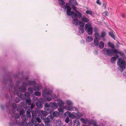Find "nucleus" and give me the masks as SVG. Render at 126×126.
Wrapping results in <instances>:
<instances>
[{"instance_id": "obj_54", "label": "nucleus", "mask_w": 126, "mask_h": 126, "mask_svg": "<svg viewBox=\"0 0 126 126\" xmlns=\"http://www.w3.org/2000/svg\"><path fill=\"white\" fill-rule=\"evenodd\" d=\"M40 102L42 103L44 102L45 101V99L44 98H40Z\"/></svg>"}, {"instance_id": "obj_16", "label": "nucleus", "mask_w": 126, "mask_h": 126, "mask_svg": "<svg viewBox=\"0 0 126 126\" xmlns=\"http://www.w3.org/2000/svg\"><path fill=\"white\" fill-rule=\"evenodd\" d=\"M17 94L18 96H19L18 93H17ZM19 96L21 97V99L22 100H25L26 99V97L25 96V95L24 94H22L20 93Z\"/></svg>"}, {"instance_id": "obj_63", "label": "nucleus", "mask_w": 126, "mask_h": 126, "mask_svg": "<svg viewBox=\"0 0 126 126\" xmlns=\"http://www.w3.org/2000/svg\"><path fill=\"white\" fill-rule=\"evenodd\" d=\"M40 126H45L43 124L41 123L40 124Z\"/></svg>"}, {"instance_id": "obj_62", "label": "nucleus", "mask_w": 126, "mask_h": 126, "mask_svg": "<svg viewBox=\"0 0 126 126\" xmlns=\"http://www.w3.org/2000/svg\"><path fill=\"white\" fill-rule=\"evenodd\" d=\"M115 57L116 58V59L118 58L119 57V56L118 55H116V57Z\"/></svg>"}, {"instance_id": "obj_15", "label": "nucleus", "mask_w": 126, "mask_h": 126, "mask_svg": "<svg viewBox=\"0 0 126 126\" xmlns=\"http://www.w3.org/2000/svg\"><path fill=\"white\" fill-rule=\"evenodd\" d=\"M49 105L50 107H52V109H55L57 108V104L56 103H50L49 104Z\"/></svg>"}, {"instance_id": "obj_53", "label": "nucleus", "mask_w": 126, "mask_h": 126, "mask_svg": "<svg viewBox=\"0 0 126 126\" xmlns=\"http://www.w3.org/2000/svg\"><path fill=\"white\" fill-rule=\"evenodd\" d=\"M35 104L34 103H32L31 105V109H33L35 107Z\"/></svg>"}, {"instance_id": "obj_29", "label": "nucleus", "mask_w": 126, "mask_h": 126, "mask_svg": "<svg viewBox=\"0 0 126 126\" xmlns=\"http://www.w3.org/2000/svg\"><path fill=\"white\" fill-rule=\"evenodd\" d=\"M26 103L28 105H30L31 104V101L30 99H27L26 100Z\"/></svg>"}, {"instance_id": "obj_61", "label": "nucleus", "mask_w": 126, "mask_h": 126, "mask_svg": "<svg viewBox=\"0 0 126 126\" xmlns=\"http://www.w3.org/2000/svg\"><path fill=\"white\" fill-rule=\"evenodd\" d=\"M13 106L14 107V109L16 108V105L15 104H13Z\"/></svg>"}, {"instance_id": "obj_27", "label": "nucleus", "mask_w": 126, "mask_h": 126, "mask_svg": "<svg viewBox=\"0 0 126 126\" xmlns=\"http://www.w3.org/2000/svg\"><path fill=\"white\" fill-rule=\"evenodd\" d=\"M76 12L77 14V16H78L79 18H80L82 17V15L77 10H76Z\"/></svg>"}, {"instance_id": "obj_2", "label": "nucleus", "mask_w": 126, "mask_h": 126, "mask_svg": "<svg viewBox=\"0 0 126 126\" xmlns=\"http://www.w3.org/2000/svg\"><path fill=\"white\" fill-rule=\"evenodd\" d=\"M117 65L119 66V70L121 72L123 71L126 65V62L122 58H119L118 61L117 62Z\"/></svg>"}, {"instance_id": "obj_18", "label": "nucleus", "mask_w": 126, "mask_h": 126, "mask_svg": "<svg viewBox=\"0 0 126 126\" xmlns=\"http://www.w3.org/2000/svg\"><path fill=\"white\" fill-rule=\"evenodd\" d=\"M81 20L83 21L88 23L89 22V19L86 17H83L81 18Z\"/></svg>"}, {"instance_id": "obj_55", "label": "nucleus", "mask_w": 126, "mask_h": 126, "mask_svg": "<svg viewBox=\"0 0 126 126\" xmlns=\"http://www.w3.org/2000/svg\"><path fill=\"white\" fill-rule=\"evenodd\" d=\"M118 53L121 56H123L124 55V53L123 52L119 51Z\"/></svg>"}, {"instance_id": "obj_5", "label": "nucleus", "mask_w": 126, "mask_h": 126, "mask_svg": "<svg viewBox=\"0 0 126 126\" xmlns=\"http://www.w3.org/2000/svg\"><path fill=\"white\" fill-rule=\"evenodd\" d=\"M93 28L89 24H86L85 26V30L90 35H91L93 32Z\"/></svg>"}, {"instance_id": "obj_58", "label": "nucleus", "mask_w": 126, "mask_h": 126, "mask_svg": "<svg viewBox=\"0 0 126 126\" xmlns=\"http://www.w3.org/2000/svg\"><path fill=\"white\" fill-rule=\"evenodd\" d=\"M96 3L97 4L99 5H101V2L99 1V0H97Z\"/></svg>"}, {"instance_id": "obj_14", "label": "nucleus", "mask_w": 126, "mask_h": 126, "mask_svg": "<svg viewBox=\"0 0 126 126\" xmlns=\"http://www.w3.org/2000/svg\"><path fill=\"white\" fill-rule=\"evenodd\" d=\"M70 14V15H71L72 17L73 20H75L76 19H78L77 17V14L73 12V13H71Z\"/></svg>"}, {"instance_id": "obj_36", "label": "nucleus", "mask_w": 126, "mask_h": 126, "mask_svg": "<svg viewBox=\"0 0 126 126\" xmlns=\"http://www.w3.org/2000/svg\"><path fill=\"white\" fill-rule=\"evenodd\" d=\"M33 89L31 87H29L28 89V91L31 94H32L33 93Z\"/></svg>"}, {"instance_id": "obj_28", "label": "nucleus", "mask_w": 126, "mask_h": 126, "mask_svg": "<svg viewBox=\"0 0 126 126\" xmlns=\"http://www.w3.org/2000/svg\"><path fill=\"white\" fill-rule=\"evenodd\" d=\"M32 122L33 124L35 125V124L37 123L36 118H33L32 120Z\"/></svg>"}, {"instance_id": "obj_44", "label": "nucleus", "mask_w": 126, "mask_h": 126, "mask_svg": "<svg viewBox=\"0 0 126 126\" xmlns=\"http://www.w3.org/2000/svg\"><path fill=\"white\" fill-rule=\"evenodd\" d=\"M25 113V111L23 109H21L20 110V115H21Z\"/></svg>"}, {"instance_id": "obj_12", "label": "nucleus", "mask_w": 126, "mask_h": 126, "mask_svg": "<svg viewBox=\"0 0 126 126\" xmlns=\"http://www.w3.org/2000/svg\"><path fill=\"white\" fill-rule=\"evenodd\" d=\"M41 88V86L39 85H37L36 86L35 85L33 87V90L34 91H39Z\"/></svg>"}, {"instance_id": "obj_7", "label": "nucleus", "mask_w": 126, "mask_h": 126, "mask_svg": "<svg viewBox=\"0 0 126 126\" xmlns=\"http://www.w3.org/2000/svg\"><path fill=\"white\" fill-rule=\"evenodd\" d=\"M26 80L27 82H24L23 84V85H24L25 86H27L28 85H33L34 86L36 84V82L35 81H31L27 80V79H26Z\"/></svg>"}, {"instance_id": "obj_24", "label": "nucleus", "mask_w": 126, "mask_h": 126, "mask_svg": "<svg viewBox=\"0 0 126 126\" xmlns=\"http://www.w3.org/2000/svg\"><path fill=\"white\" fill-rule=\"evenodd\" d=\"M36 106L39 108H41L42 106V103L41 102H38L36 103Z\"/></svg>"}, {"instance_id": "obj_57", "label": "nucleus", "mask_w": 126, "mask_h": 126, "mask_svg": "<svg viewBox=\"0 0 126 126\" xmlns=\"http://www.w3.org/2000/svg\"><path fill=\"white\" fill-rule=\"evenodd\" d=\"M77 126H79L80 125V124L79 121L78 120L77 122L76 123Z\"/></svg>"}, {"instance_id": "obj_47", "label": "nucleus", "mask_w": 126, "mask_h": 126, "mask_svg": "<svg viewBox=\"0 0 126 126\" xmlns=\"http://www.w3.org/2000/svg\"><path fill=\"white\" fill-rule=\"evenodd\" d=\"M83 116V115L81 113L80 114H78V116L77 119H79L81 117H82Z\"/></svg>"}, {"instance_id": "obj_23", "label": "nucleus", "mask_w": 126, "mask_h": 126, "mask_svg": "<svg viewBox=\"0 0 126 126\" xmlns=\"http://www.w3.org/2000/svg\"><path fill=\"white\" fill-rule=\"evenodd\" d=\"M109 35L113 39L115 40V37L113 32L112 31H110L109 33Z\"/></svg>"}, {"instance_id": "obj_43", "label": "nucleus", "mask_w": 126, "mask_h": 126, "mask_svg": "<svg viewBox=\"0 0 126 126\" xmlns=\"http://www.w3.org/2000/svg\"><path fill=\"white\" fill-rule=\"evenodd\" d=\"M94 31L95 32V33H98V29L96 27L94 28Z\"/></svg>"}, {"instance_id": "obj_64", "label": "nucleus", "mask_w": 126, "mask_h": 126, "mask_svg": "<svg viewBox=\"0 0 126 126\" xmlns=\"http://www.w3.org/2000/svg\"><path fill=\"white\" fill-rule=\"evenodd\" d=\"M93 126H98L96 125V122H95V125L94 126V125H93Z\"/></svg>"}, {"instance_id": "obj_13", "label": "nucleus", "mask_w": 126, "mask_h": 126, "mask_svg": "<svg viewBox=\"0 0 126 126\" xmlns=\"http://www.w3.org/2000/svg\"><path fill=\"white\" fill-rule=\"evenodd\" d=\"M23 83H23V85L19 88V90L22 92H24L26 90L25 87V86H26L24 85H23Z\"/></svg>"}, {"instance_id": "obj_22", "label": "nucleus", "mask_w": 126, "mask_h": 126, "mask_svg": "<svg viewBox=\"0 0 126 126\" xmlns=\"http://www.w3.org/2000/svg\"><path fill=\"white\" fill-rule=\"evenodd\" d=\"M21 118L23 121H26L28 119V117H27L24 114L22 115Z\"/></svg>"}, {"instance_id": "obj_52", "label": "nucleus", "mask_w": 126, "mask_h": 126, "mask_svg": "<svg viewBox=\"0 0 126 126\" xmlns=\"http://www.w3.org/2000/svg\"><path fill=\"white\" fill-rule=\"evenodd\" d=\"M36 121H37V122L38 121L39 123H40L41 122V120L40 118L38 117L37 118H36Z\"/></svg>"}, {"instance_id": "obj_37", "label": "nucleus", "mask_w": 126, "mask_h": 126, "mask_svg": "<svg viewBox=\"0 0 126 126\" xmlns=\"http://www.w3.org/2000/svg\"><path fill=\"white\" fill-rule=\"evenodd\" d=\"M41 113L44 116H46L47 115V112H46L45 111L42 110L41 111Z\"/></svg>"}, {"instance_id": "obj_50", "label": "nucleus", "mask_w": 126, "mask_h": 126, "mask_svg": "<svg viewBox=\"0 0 126 126\" xmlns=\"http://www.w3.org/2000/svg\"><path fill=\"white\" fill-rule=\"evenodd\" d=\"M15 117L17 119H18L19 118V115L17 113H16L15 114Z\"/></svg>"}, {"instance_id": "obj_26", "label": "nucleus", "mask_w": 126, "mask_h": 126, "mask_svg": "<svg viewBox=\"0 0 126 126\" xmlns=\"http://www.w3.org/2000/svg\"><path fill=\"white\" fill-rule=\"evenodd\" d=\"M53 116L55 117H57L59 115V113L57 111H55L53 113Z\"/></svg>"}, {"instance_id": "obj_51", "label": "nucleus", "mask_w": 126, "mask_h": 126, "mask_svg": "<svg viewBox=\"0 0 126 126\" xmlns=\"http://www.w3.org/2000/svg\"><path fill=\"white\" fill-rule=\"evenodd\" d=\"M69 118L68 117H67L65 120V121L66 123H68L69 121Z\"/></svg>"}, {"instance_id": "obj_48", "label": "nucleus", "mask_w": 126, "mask_h": 126, "mask_svg": "<svg viewBox=\"0 0 126 126\" xmlns=\"http://www.w3.org/2000/svg\"><path fill=\"white\" fill-rule=\"evenodd\" d=\"M86 13L88 14L92 15V12L91 11H87L86 12Z\"/></svg>"}, {"instance_id": "obj_4", "label": "nucleus", "mask_w": 126, "mask_h": 126, "mask_svg": "<svg viewBox=\"0 0 126 126\" xmlns=\"http://www.w3.org/2000/svg\"><path fill=\"white\" fill-rule=\"evenodd\" d=\"M60 108L59 109V111L60 112H63V108H65L67 110L69 111L72 110H78L77 108L74 107H69L67 106H65L64 107L63 106H61Z\"/></svg>"}, {"instance_id": "obj_10", "label": "nucleus", "mask_w": 126, "mask_h": 126, "mask_svg": "<svg viewBox=\"0 0 126 126\" xmlns=\"http://www.w3.org/2000/svg\"><path fill=\"white\" fill-rule=\"evenodd\" d=\"M66 8L67 9V14L69 16H70V14L72 13H73V11H71V9L70 7L68 6H66Z\"/></svg>"}, {"instance_id": "obj_6", "label": "nucleus", "mask_w": 126, "mask_h": 126, "mask_svg": "<svg viewBox=\"0 0 126 126\" xmlns=\"http://www.w3.org/2000/svg\"><path fill=\"white\" fill-rule=\"evenodd\" d=\"M45 110L48 113H50L52 110V107H50L49 104L48 103H46L45 105Z\"/></svg>"}, {"instance_id": "obj_39", "label": "nucleus", "mask_w": 126, "mask_h": 126, "mask_svg": "<svg viewBox=\"0 0 126 126\" xmlns=\"http://www.w3.org/2000/svg\"><path fill=\"white\" fill-rule=\"evenodd\" d=\"M108 44L110 47H111L113 48H114V46L113 44L111 43L110 42H109L108 43Z\"/></svg>"}, {"instance_id": "obj_31", "label": "nucleus", "mask_w": 126, "mask_h": 126, "mask_svg": "<svg viewBox=\"0 0 126 126\" xmlns=\"http://www.w3.org/2000/svg\"><path fill=\"white\" fill-rule=\"evenodd\" d=\"M116 60V58L115 57L111 58L110 60V62L112 63H113Z\"/></svg>"}, {"instance_id": "obj_56", "label": "nucleus", "mask_w": 126, "mask_h": 126, "mask_svg": "<svg viewBox=\"0 0 126 126\" xmlns=\"http://www.w3.org/2000/svg\"><path fill=\"white\" fill-rule=\"evenodd\" d=\"M77 120V119H75L74 121H73V122L74 123V125H76V123L77 122V121H78V120Z\"/></svg>"}, {"instance_id": "obj_1", "label": "nucleus", "mask_w": 126, "mask_h": 126, "mask_svg": "<svg viewBox=\"0 0 126 126\" xmlns=\"http://www.w3.org/2000/svg\"><path fill=\"white\" fill-rule=\"evenodd\" d=\"M119 52L117 49L108 48H105L103 50V52L105 54H107L109 56H112L114 52L115 53H118Z\"/></svg>"}, {"instance_id": "obj_17", "label": "nucleus", "mask_w": 126, "mask_h": 126, "mask_svg": "<svg viewBox=\"0 0 126 126\" xmlns=\"http://www.w3.org/2000/svg\"><path fill=\"white\" fill-rule=\"evenodd\" d=\"M99 43V41L98 39L94 38V45L96 46H98Z\"/></svg>"}, {"instance_id": "obj_46", "label": "nucleus", "mask_w": 126, "mask_h": 126, "mask_svg": "<svg viewBox=\"0 0 126 126\" xmlns=\"http://www.w3.org/2000/svg\"><path fill=\"white\" fill-rule=\"evenodd\" d=\"M24 94L25 95L26 97H28L30 96V94L28 92L25 93Z\"/></svg>"}, {"instance_id": "obj_35", "label": "nucleus", "mask_w": 126, "mask_h": 126, "mask_svg": "<svg viewBox=\"0 0 126 126\" xmlns=\"http://www.w3.org/2000/svg\"><path fill=\"white\" fill-rule=\"evenodd\" d=\"M32 116L33 118H36V114L34 111H32Z\"/></svg>"}, {"instance_id": "obj_19", "label": "nucleus", "mask_w": 126, "mask_h": 126, "mask_svg": "<svg viewBox=\"0 0 126 126\" xmlns=\"http://www.w3.org/2000/svg\"><path fill=\"white\" fill-rule=\"evenodd\" d=\"M99 47L100 49H102L104 47V44L102 41L100 42L99 45Z\"/></svg>"}, {"instance_id": "obj_11", "label": "nucleus", "mask_w": 126, "mask_h": 126, "mask_svg": "<svg viewBox=\"0 0 126 126\" xmlns=\"http://www.w3.org/2000/svg\"><path fill=\"white\" fill-rule=\"evenodd\" d=\"M44 121L46 126H51V125L50 122V120L47 119H45Z\"/></svg>"}, {"instance_id": "obj_34", "label": "nucleus", "mask_w": 126, "mask_h": 126, "mask_svg": "<svg viewBox=\"0 0 126 126\" xmlns=\"http://www.w3.org/2000/svg\"><path fill=\"white\" fill-rule=\"evenodd\" d=\"M66 104L69 105V106H71L72 104V103L69 100H67L66 102Z\"/></svg>"}, {"instance_id": "obj_33", "label": "nucleus", "mask_w": 126, "mask_h": 126, "mask_svg": "<svg viewBox=\"0 0 126 126\" xmlns=\"http://www.w3.org/2000/svg\"><path fill=\"white\" fill-rule=\"evenodd\" d=\"M106 34L105 32L104 31L102 32L101 33V37L102 38H103L105 36Z\"/></svg>"}, {"instance_id": "obj_40", "label": "nucleus", "mask_w": 126, "mask_h": 126, "mask_svg": "<svg viewBox=\"0 0 126 126\" xmlns=\"http://www.w3.org/2000/svg\"><path fill=\"white\" fill-rule=\"evenodd\" d=\"M54 118V117L52 116H48L47 118H45V119H47L49 120H50V119H52Z\"/></svg>"}, {"instance_id": "obj_38", "label": "nucleus", "mask_w": 126, "mask_h": 126, "mask_svg": "<svg viewBox=\"0 0 126 126\" xmlns=\"http://www.w3.org/2000/svg\"><path fill=\"white\" fill-rule=\"evenodd\" d=\"M26 115L27 117L28 118H30L31 117V115L29 111H27L26 112Z\"/></svg>"}, {"instance_id": "obj_41", "label": "nucleus", "mask_w": 126, "mask_h": 126, "mask_svg": "<svg viewBox=\"0 0 126 126\" xmlns=\"http://www.w3.org/2000/svg\"><path fill=\"white\" fill-rule=\"evenodd\" d=\"M80 121L83 123H84L85 124L86 123V122H87L86 120L83 118H81L80 119Z\"/></svg>"}, {"instance_id": "obj_42", "label": "nucleus", "mask_w": 126, "mask_h": 126, "mask_svg": "<svg viewBox=\"0 0 126 126\" xmlns=\"http://www.w3.org/2000/svg\"><path fill=\"white\" fill-rule=\"evenodd\" d=\"M59 1L60 4L61 5H63L65 3L63 0H59Z\"/></svg>"}, {"instance_id": "obj_45", "label": "nucleus", "mask_w": 126, "mask_h": 126, "mask_svg": "<svg viewBox=\"0 0 126 126\" xmlns=\"http://www.w3.org/2000/svg\"><path fill=\"white\" fill-rule=\"evenodd\" d=\"M59 102L60 103L62 104H60L59 105L60 107H61V106H63V104L64 103L61 100H60L59 101Z\"/></svg>"}, {"instance_id": "obj_25", "label": "nucleus", "mask_w": 126, "mask_h": 126, "mask_svg": "<svg viewBox=\"0 0 126 126\" xmlns=\"http://www.w3.org/2000/svg\"><path fill=\"white\" fill-rule=\"evenodd\" d=\"M73 20V24L75 25L76 26H77L78 25V19H76L75 20Z\"/></svg>"}, {"instance_id": "obj_60", "label": "nucleus", "mask_w": 126, "mask_h": 126, "mask_svg": "<svg viewBox=\"0 0 126 126\" xmlns=\"http://www.w3.org/2000/svg\"><path fill=\"white\" fill-rule=\"evenodd\" d=\"M17 99V98L15 100V102L16 103H18L19 102L20 100L19 99L17 98L18 100L17 101L16 100Z\"/></svg>"}, {"instance_id": "obj_30", "label": "nucleus", "mask_w": 126, "mask_h": 126, "mask_svg": "<svg viewBox=\"0 0 126 126\" xmlns=\"http://www.w3.org/2000/svg\"><path fill=\"white\" fill-rule=\"evenodd\" d=\"M95 38L98 39L100 38V36L98 34V33H95L94 34Z\"/></svg>"}, {"instance_id": "obj_3", "label": "nucleus", "mask_w": 126, "mask_h": 126, "mask_svg": "<svg viewBox=\"0 0 126 126\" xmlns=\"http://www.w3.org/2000/svg\"><path fill=\"white\" fill-rule=\"evenodd\" d=\"M49 95H50L51 96H52L51 95L49 91H47L45 90L43 91L42 96L45 98L47 101H50L52 100L51 98L48 96Z\"/></svg>"}, {"instance_id": "obj_59", "label": "nucleus", "mask_w": 126, "mask_h": 126, "mask_svg": "<svg viewBox=\"0 0 126 126\" xmlns=\"http://www.w3.org/2000/svg\"><path fill=\"white\" fill-rule=\"evenodd\" d=\"M72 8H73V10H75V11L76 12V10H77L76 9V7L74 5H73L72 7Z\"/></svg>"}, {"instance_id": "obj_49", "label": "nucleus", "mask_w": 126, "mask_h": 126, "mask_svg": "<svg viewBox=\"0 0 126 126\" xmlns=\"http://www.w3.org/2000/svg\"><path fill=\"white\" fill-rule=\"evenodd\" d=\"M35 95L37 96H39L40 94V93L39 92H36L35 93Z\"/></svg>"}, {"instance_id": "obj_9", "label": "nucleus", "mask_w": 126, "mask_h": 126, "mask_svg": "<svg viewBox=\"0 0 126 126\" xmlns=\"http://www.w3.org/2000/svg\"><path fill=\"white\" fill-rule=\"evenodd\" d=\"M87 123L90 125H91L92 124H93V125L94 126L95 124V122L96 121L94 120H89L88 119L86 120Z\"/></svg>"}, {"instance_id": "obj_32", "label": "nucleus", "mask_w": 126, "mask_h": 126, "mask_svg": "<svg viewBox=\"0 0 126 126\" xmlns=\"http://www.w3.org/2000/svg\"><path fill=\"white\" fill-rule=\"evenodd\" d=\"M79 24L80 25L79 27H84V23L81 21H79Z\"/></svg>"}, {"instance_id": "obj_8", "label": "nucleus", "mask_w": 126, "mask_h": 126, "mask_svg": "<svg viewBox=\"0 0 126 126\" xmlns=\"http://www.w3.org/2000/svg\"><path fill=\"white\" fill-rule=\"evenodd\" d=\"M78 113L77 114L74 112H72V113L69 114V117L71 118L74 119L76 118L77 119Z\"/></svg>"}, {"instance_id": "obj_21", "label": "nucleus", "mask_w": 126, "mask_h": 126, "mask_svg": "<svg viewBox=\"0 0 126 126\" xmlns=\"http://www.w3.org/2000/svg\"><path fill=\"white\" fill-rule=\"evenodd\" d=\"M79 32L80 33H82L84 32L83 27H79Z\"/></svg>"}, {"instance_id": "obj_20", "label": "nucleus", "mask_w": 126, "mask_h": 126, "mask_svg": "<svg viewBox=\"0 0 126 126\" xmlns=\"http://www.w3.org/2000/svg\"><path fill=\"white\" fill-rule=\"evenodd\" d=\"M93 37L91 36H88L86 38V40L88 42H90L93 41Z\"/></svg>"}]
</instances>
